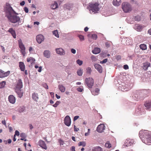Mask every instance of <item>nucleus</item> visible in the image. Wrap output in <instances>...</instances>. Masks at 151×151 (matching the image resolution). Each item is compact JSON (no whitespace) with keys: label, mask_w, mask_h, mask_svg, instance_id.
Instances as JSON below:
<instances>
[{"label":"nucleus","mask_w":151,"mask_h":151,"mask_svg":"<svg viewBox=\"0 0 151 151\" xmlns=\"http://www.w3.org/2000/svg\"><path fill=\"white\" fill-rule=\"evenodd\" d=\"M44 40V36L42 35H39L36 37V40L39 44L41 43Z\"/></svg>","instance_id":"obj_13"},{"label":"nucleus","mask_w":151,"mask_h":151,"mask_svg":"<svg viewBox=\"0 0 151 151\" xmlns=\"http://www.w3.org/2000/svg\"><path fill=\"white\" fill-rule=\"evenodd\" d=\"M100 49L98 47L95 48L92 51V53L95 54H97L100 52Z\"/></svg>","instance_id":"obj_29"},{"label":"nucleus","mask_w":151,"mask_h":151,"mask_svg":"<svg viewBox=\"0 0 151 151\" xmlns=\"http://www.w3.org/2000/svg\"><path fill=\"white\" fill-rule=\"evenodd\" d=\"M107 60V59H105L103 60L102 61L100 62V63L102 64H103L106 63Z\"/></svg>","instance_id":"obj_55"},{"label":"nucleus","mask_w":151,"mask_h":151,"mask_svg":"<svg viewBox=\"0 0 151 151\" xmlns=\"http://www.w3.org/2000/svg\"><path fill=\"white\" fill-rule=\"evenodd\" d=\"M145 113L144 112H142V109L140 107L137 108L135 110V114L136 115H139Z\"/></svg>","instance_id":"obj_17"},{"label":"nucleus","mask_w":151,"mask_h":151,"mask_svg":"<svg viewBox=\"0 0 151 151\" xmlns=\"http://www.w3.org/2000/svg\"><path fill=\"white\" fill-rule=\"evenodd\" d=\"M71 52L72 53L75 54L76 53V50L72 49L71 50Z\"/></svg>","instance_id":"obj_60"},{"label":"nucleus","mask_w":151,"mask_h":151,"mask_svg":"<svg viewBox=\"0 0 151 151\" xmlns=\"http://www.w3.org/2000/svg\"><path fill=\"white\" fill-rule=\"evenodd\" d=\"M121 3V0H114L112 3L115 6H119Z\"/></svg>","instance_id":"obj_23"},{"label":"nucleus","mask_w":151,"mask_h":151,"mask_svg":"<svg viewBox=\"0 0 151 151\" xmlns=\"http://www.w3.org/2000/svg\"><path fill=\"white\" fill-rule=\"evenodd\" d=\"M87 73H88L89 74H91V69L90 67H88V68H87Z\"/></svg>","instance_id":"obj_47"},{"label":"nucleus","mask_w":151,"mask_h":151,"mask_svg":"<svg viewBox=\"0 0 151 151\" xmlns=\"http://www.w3.org/2000/svg\"><path fill=\"white\" fill-rule=\"evenodd\" d=\"M78 146H83V147H85L86 145V143L85 142L83 141V142H79L78 143Z\"/></svg>","instance_id":"obj_38"},{"label":"nucleus","mask_w":151,"mask_h":151,"mask_svg":"<svg viewBox=\"0 0 151 151\" xmlns=\"http://www.w3.org/2000/svg\"><path fill=\"white\" fill-rule=\"evenodd\" d=\"M88 27H86L84 29V30L86 32H87L88 30Z\"/></svg>","instance_id":"obj_63"},{"label":"nucleus","mask_w":151,"mask_h":151,"mask_svg":"<svg viewBox=\"0 0 151 151\" xmlns=\"http://www.w3.org/2000/svg\"><path fill=\"white\" fill-rule=\"evenodd\" d=\"M22 86L23 84L22 80L21 79H19L17 81L16 84L15 85L14 89L16 90L21 89L22 88Z\"/></svg>","instance_id":"obj_9"},{"label":"nucleus","mask_w":151,"mask_h":151,"mask_svg":"<svg viewBox=\"0 0 151 151\" xmlns=\"http://www.w3.org/2000/svg\"><path fill=\"white\" fill-rule=\"evenodd\" d=\"M25 110V107L24 106H22L20 107L19 109V111L20 113L23 112Z\"/></svg>","instance_id":"obj_43"},{"label":"nucleus","mask_w":151,"mask_h":151,"mask_svg":"<svg viewBox=\"0 0 151 151\" xmlns=\"http://www.w3.org/2000/svg\"><path fill=\"white\" fill-rule=\"evenodd\" d=\"M150 63L148 62H145L144 63L142 66L143 69L145 70H147L148 68L150 67Z\"/></svg>","instance_id":"obj_24"},{"label":"nucleus","mask_w":151,"mask_h":151,"mask_svg":"<svg viewBox=\"0 0 151 151\" xmlns=\"http://www.w3.org/2000/svg\"><path fill=\"white\" fill-rule=\"evenodd\" d=\"M20 137L22 138H24V139H25L26 137V135L25 133H22L20 134Z\"/></svg>","instance_id":"obj_50"},{"label":"nucleus","mask_w":151,"mask_h":151,"mask_svg":"<svg viewBox=\"0 0 151 151\" xmlns=\"http://www.w3.org/2000/svg\"><path fill=\"white\" fill-rule=\"evenodd\" d=\"M134 141L133 139H127L125 140L124 144L123 145V148H126L131 146L134 143Z\"/></svg>","instance_id":"obj_8"},{"label":"nucleus","mask_w":151,"mask_h":151,"mask_svg":"<svg viewBox=\"0 0 151 151\" xmlns=\"http://www.w3.org/2000/svg\"><path fill=\"white\" fill-rule=\"evenodd\" d=\"M77 73L78 76H81L83 73V70H82L81 69L78 70L77 72Z\"/></svg>","instance_id":"obj_39"},{"label":"nucleus","mask_w":151,"mask_h":151,"mask_svg":"<svg viewBox=\"0 0 151 151\" xmlns=\"http://www.w3.org/2000/svg\"><path fill=\"white\" fill-rule=\"evenodd\" d=\"M105 129V126L104 124H101L99 125L97 127L96 130L100 133L102 132Z\"/></svg>","instance_id":"obj_12"},{"label":"nucleus","mask_w":151,"mask_h":151,"mask_svg":"<svg viewBox=\"0 0 151 151\" xmlns=\"http://www.w3.org/2000/svg\"><path fill=\"white\" fill-rule=\"evenodd\" d=\"M15 92L17 93L18 96L20 98H21L23 95V91L21 89L15 90Z\"/></svg>","instance_id":"obj_21"},{"label":"nucleus","mask_w":151,"mask_h":151,"mask_svg":"<svg viewBox=\"0 0 151 151\" xmlns=\"http://www.w3.org/2000/svg\"><path fill=\"white\" fill-rule=\"evenodd\" d=\"M8 99L9 102L12 104H14L15 102V98L13 95H11L9 96Z\"/></svg>","instance_id":"obj_18"},{"label":"nucleus","mask_w":151,"mask_h":151,"mask_svg":"<svg viewBox=\"0 0 151 151\" xmlns=\"http://www.w3.org/2000/svg\"><path fill=\"white\" fill-rule=\"evenodd\" d=\"M91 58L93 61H95L96 60V57L93 55H92L91 56Z\"/></svg>","instance_id":"obj_49"},{"label":"nucleus","mask_w":151,"mask_h":151,"mask_svg":"<svg viewBox=\"0 0 151 151\" xmlns=\"http://www.w3.org/2000/svg\"><path fill=\"white\" fill-rule=\"evenodd\" d=\"M124 39L126 41V45H129L132 44V40L130 38H126Z\"/></svg>","instance_id":"obj_32"},{"label":"nucleus","mask_w":151,"mask_h":151,"mask_svg":"<svg viewBox=\"0 0 151 151\" xmlns=\"http://www.w3.org/2000/svg\"><path fill=\"white\" fill-rule=\"evenodd\" d=\"M132 86V84L129 85L128 83H122L121 85L119 86V89L122 91H126L130 89Z\"/></svg>","instance_id":"obj_5"},{"label":"nucleus","mask_w":151,"mask_h":151,"mask_svg":"<svg viewBox=\"0 0 151 151\" xmlns=\"http://www.w3.org/2000/svg\"><path fill=\"white\" fill-rule=\"evenodd\" d=\"M7 17L10 22L12 23H19L20 20L19 17L16 15L10 14L7 15Z\"/></svg>","instance_id":"obj_4"},{"label":"nucleus","mask_w":151,"mask_h":151,"mask_svg":"<svg viewBox=\"0 0 151 151\" xmlns=\"http://www.w3.org/2000/svg\"><path fill=\"white\" fill-rule=\"evenodd\" d=\"M27 61L29 62L31 64H32L34 63L35 61V59L32 57H29L27 58Z\"/></svg>","instance_id":"obj_34"},{"label":"nucleus","mask_w":151,"mask_h":151,"mask_svg":"<svg viewBox=\"0 0 151 151\" xmlns=\"http://www.w3.org/2000/svg\"><path fill=\"white\" fill-rule=\"evenodd\" d=\"M137 93H139V92H138L136 93L133 96L134 99L137 101H138L139 99H140V95H141L140 94H139V95L138 96Z\"/></svg>","instance_id":"obj_31"},{"label":"nucleus","mask_w":151,"mask_h":151,"mask_svg":"<svg viewBox=\"0 0 151 151\" xmlns=\"http://www.w3.org/2000/svg\"><path fill=\"white\" fill-rule=\"evenodd\" d=\"M64 123L67 126H69L71 124V121L70 116H66L64 119Z\"/></svg>","instance_id":"obj_11"},{"label":"nucleus","mask_w":151,"mask_h":151,"mask_svg":"<svg viewBox=\"0 0 151 151\" xmlns=\"http://www.w3.org/2000/svg\"><path fill=\"white\" fill-rule=\"evenodd\" d=\"M139 136L143 143L147 145H151V132L142 130L139 132Z\"/></svg>","instance_id":"obj_1"},{"label":"nucleus","mask_w":151,"mask_h":151,"mask_svg":"<svg viewBox=\"0 0 151 151\" xmlns=\"http://www.w3.org/2000/svg\"><path fill=\"white\" fill-rule=\"evenodd\" d=\"M24 10L26 13H28V9L27 7H25L24 8Z\"/></svg>","instance_id":"obj_58"},{"label":"nucleus","mask_w":151,"mask_h":151,"mask_svg":"<svg viewBox=\"0 0 151 151\" xmlns=\"http://www.w3.org/2000/svg\"><path fill=\"white\" fill-rule=\"evenodd\" d=\"M103 149L99 146L93 147L92 150V151H103Z\"/></svg>","instance_id":"obj_25"},{"label":"nucleus","mask_w":151,"mask_h":151,"mask_svg":"<svg viewBox=\"0 0 151 151\" xmlns=\"http://www.w3.org/2000/svg\"><path fill=\"white\" fill-rule=\"evenodd\" d=\"M144 105L147 110H150L149 109L151 108V100L146 101Z\"/></svg>","instance_id":"obj_19"},{"label":"nucleus","mask_w":151,"mask_h":151,"mask_svg":"<svg viewBox=\"0 0 151 151\" xmlns=\"http://www.w3.org/2000/svg\"><path fill=\"white\" fill-rule=\"evenodd\" d=\"M134 19L135 21H139L141 20V18L139 16H137L135 17Z\"/></svg>","instance_id":"obj_45"},{"label":"nucleus","mask_w":151,"mask_h":151,"mask_svg":"<svg viewBox=\"0 0 151 151\" xmlns=\"http://www.w3.org/2000/svg\"><path fill=\"white\" fill-rule=\"evenodd\" d=\"M6 9L9 12V14L12 12L16 13L13 10L12 7L8 3H6Z\"/></svg>","instance_id":"obj_15"},{"label":"nucleus","mask_w":151,"mask_h":151,"mask_svg":"<svg viewBox=\"0 0 151 151\" xmlns=\"http://www.w3.org/2000/svg\"><path fill=\"white\" fill-rule=\"evenodd\" d=\"M44 56L47 58H49L50 57V52L49 51L45 50L44 52Z\"/></svg>","instance_id":"obj_36"},{"label":"nucleus","mask_w":151,"mask_h":151,"mask_svg":"<svg viewBox=\"0 0 151 151\" xmlns=\"http://www.w3.org/2000/svg\"><path fill=\"white\" fill-rule=\"evenodd\" d=\"M38 143L40 147L45 150L47 149V147L44 141L42 140H40L39 141Z\"/></svg>","instance_id":"obj_16"},{"label":"nucleus","mask_w":151,"mask_h":151,"mask_svg":"<svg viewBox=\"0 0 151 151\" xmlns=\"http://www.w3.org/2000/svg\"><path fill=\"white\" fill-rule=\"evenodd\" d=\"M71 151H75V147L74 146H73L71 148Z\"/></svg>","instance_id":"obj_62"},{"label":"nucleus","mask_w":151,"mask_h":151,"mask_svg":"<svg viewBox=\"0 0 151 151\" xmlns=\"http://www.w3.org/2000/svg\"><path fill=\"white\" fill-rule=\"evenodd\" d=\"M58 87L60 90L62 92H64L65 91V88L62 85H59L58 86Z\"/></svg>","instance_id":"obj_35"},{"label":"nucleus","mask_w":151,"mask_h":151,"mask_svg":"<svg viewBox=\"0 0 151 151\" xmlns=\"http://www.w3.org/2000/svg\"><path fill=\"white\" fill-rule=\"evenodd\" d=\"M19 133L18 131L17 130H16L15 132V134L14 135L19 136Z\"/></svg>","instance_id":"obj_57"},{"label":"nucleus","mask_w":151,"mask_h":151,"mask_svg":"<svg viewBox=\"0 0 151 151\" xmlns=\"http://www.w3.org/2000/svg\"><path fill=\"white\" fill-rule=\"evenodd\" d=\"M99 4L97 3L94 4H90L89 7L88 9L89 10L90 13H96L99 11Z\"/></svg>","instance_id":"obj_2"},{"label":"nucleus","mask_w":151,"mask_h":151,"mask_svg":"<svg viewBox=\"0 0 151 151\" xmlns=\"http://www.w3.org/2000/svg\"><path fill=\"white\" fill-rule=\"evenodd\" d=\"M6 85V82L3 81L2 82L0 83V88H1L4 87Z\"/></svg>","instance_id":"obj_42"},{"label":"nucleus","mask_w":151,"mask_h":151,"mask_svg":"<svg viewBox=\"0 0 151 151\" xmlns=\"http://www.w3.org/2000/svg\"><path fill=\"white\" fill-rule=\"evenodd\" d=\"M53 33L55 36L57 37H59V35L57 30H56L53 32Z\"/></svg>","instance_id":"obj_40"},{"label":"nucleus","mask_w":151,"mask_h":151,"mask_svg":"<svg viewBox=\"0 0 151 151\" xmlns=\"http://www.w3.org/2000/svg\"><path fill=\"white\" fill-rule=\"evenodd\" d=\"M94 84V80L92 78H86L85 79V84L89 88H91Z\"/></svg>","instance_id":"obj_6"},{"label":"nucleus","mask_w":151,"mask_h":151,"mask_svg":"<svg viewBox=\"0 0 151 151\" xmlns=\"http://www.w3.org/2000/svg\"><path fill=\"white\" fill-rule=\"evenodd\" d=\"M99 90L98 88L95 89L94 91H91L92 94L93 95H97L99 93Z\"/></svg>","instance_id":"obj_33"},{"label":"nucleus","mask_w":151,"mask_h":151,"mask_svg":"<svg viewBox=\"0 0 151 151\" xmlns=\"http://www.w3.org/2000/svg\"><path fill=\"white\" fill-rule=\"evenodd\" d=\"M51 8L52 9H54L58 7V5L56 1L54 2V3L52 4L51 6Z\"/></svg>","instance_id":"obj_30"},{"label":"nucleus","mask_w":151,"mask_h":151,"mask_svg":"<svg viewBox=\"0 0 151 151\" xmlns=\"http://www.w3.org/2000/svg\"><path fill=\"white\" fill-rule=\"evenodd\" d=\"M19 67L21 71H24L25 66L23 62H21L19 63Z\"/></svg>","instance_id":"obj_28"},{"label":"nucleus","mask_w":151,"mask_h":151,"mask_svg":"<svg viewBox=\"0 0 151 151\" xmlns=\"http://www.w3.org/2000/svg\"><path fill=\"white\" fill-rule=\"evenodd\" d=\"M134 28L138 31H140L142 28V27L141 25L136 24L134 26Z\"/></svg>","instance_id":"obj_26"},{"label":"nucleus","mask_w":151,"mask_h":151,"mask_svg":"<svg viewBox=\"0 0 151 151\" xmlns=\"http://www.w3.org/2000/svg\"><path fill=\"white\" fill-rule=\"evenodd\" d=\"M10 71L5 72L0 69V78H3L8 76L10 74Z\"/></svg>","instance_id":"obj_10"},{"label":"nucleus","mask_w":151,"mask_h":151,"mask_svg":"<svg viewBox=\"0 0 151 151\" xmlns=\"http://www.w3.org/2000/svg\"><path fill=\"white\" fill-rule=\"evenodd\" d=\"M92 38L94 40H96L97 38V36L96 35L93 34L92 35Z\"/></svg>","instance_id":"obj_48"},{"label":"nucleus","mask_w":151,"mask_h":151,"mask_svg":"<svg viewBox=\"0 0 151 151\" xmlns=\"http://www.w3.org/2000/svg\"><path fill=\"white\" fill-rule=\"evenodd\" d=\"M123 68L125 70H127L129 69V66L127 65H125L123 66Z\"/></svg>","instance_id":"obj_56"},{"label":"nucleus","mask_w":151,"mask_h":151,"mask_svg":"<svg viewBox=\"0 0 151 151\" xmlns=\"http://www.w3.org/2000/svg\"><path fill=\"white\" fill-rule=\"evenodd\" d=\"M105 146L106 147L110 148L111 147V145L109 141H108L107 142H106L105 143Z\"/></svg>","instance_id":"obj_41"},{"label":"nucleus","mask_w":151,"mask_h":151,"mask_svg":"<svg viewBox=\"0 0 151 151\" xmlns=\"http://www.w3.org/2000/svg\"><path fill=\"white\" fill-rule=\"evenodd\" d=\"M76 90L80 92H81L83 91V87H78L76 88Z\"/></svg>","instance_id":"obj_46"},{"label":"nucleus","mask_w":151,"mask_h":151,"mask_svg":"<svg viewBox=\"0 0 151 151\" xmlns=\"http://www.w3.org/2000/svg\"><path fill=\"white\" fill-rule=\"evenodd\" d=\"M121 58V56L119 55L117 56L116 57V58L117 60H119Z\"/></svg>","instance_id":"obj_59"},{"label":"nucleus","mask_w":151,"mask_h":151,"mask_svg":"<svg viewBox=\"0 0 151 151\" xmlns=\"http://www.w3.org/2000/svg\"><path fill=\"white\" fill-rule=\"evenodd\" d=\"M139 47L140 49L143 50H145L147 49L146 45L144 44H141L140 46Z\"/></svg>","instance_id":"obj_37"},{"label":"nucleus","mask_w":151,"mask_h":151,"mask_svg":"<svg viewBox=\"0 0 151 151\" xmlns=\"http://www.w3.org/2000/svg\"><path fill=\"white\" fill-rule=\"evenodd\" d=\"M42 85L43 87H44L46 89H48V87L46 83H44Z\"/></svg>","instance_id":"obj_54"},{"label":"nucleus","mask_w":151,"mask_h":151,"mask_svg":"<svg viewBox=\"0 0 151 151\" xmlns=\"http://www.w3.org/2000/svg\"><path fill=\"white\" fill-rule=\"evenodd\" d=\"M32 98L35 101H37L39 99L38 94L35 93H32Z\"/></svg>","instance_id":"obj_27"},{"label":"nucleus","mask_w":151,"mask_h":151,"mask_svg":"<svg viewBox=\"0 0 151 151\" xmlns=\"http://www.w3.org/2000/svg\"><path fill=\"white\" fill-rule=\"evenodd\" d=\"M90 129H88V132H87L85 134V135L86 136H88L89 135V134L90 133Z\"/></svg>","instance_id":"obj_52"},{"label":"nucleus","mask_w":151,"mask_h":151,"mask_svg":"<svg viewBox=\"0 0 151 151\" xmlns=\"http://www.w3.org/2000/svg\"><path fill=\"white\" fill-rule=\"evenodd\" d=\"M56 52L58 54L60 55H64L65 52L63 49L61 48H57L56 49Z\"/></svg>","instance_id":"obj_22"},{"label":"nucleus","mask_w":151,"mask_h":151,"mask_svg":"<svg viewBox=\"0 0 151 151\" xmlns=\"http://www.w3.org/2000/svg\"><path fill=\"white\" fill-rule=\"evenodd\" d=\"M122 8L124 12L127 13L130 12L132 10L130 4L127 2H123L122 5Z\"/></svg>","instance_id":"obj_3"},{"label":"nucleus","mask_w":151,"mask_h":151,"mask_svg":"<svg viewBox=\"0 0 151 151\" xmlns=\"http://www.w3.org/2000/svg\"><path fill=\"white\" fill-rule=\"evenodd\" d=\"M8 32L10 33L14 38H16V34L15 31L12 28H9L8 31Z\"/></svg>","instance_id":"obj_20"},{"label":"nucleus","mask_w":151,"mask_h":151,"mask_svg":"<svg viewBox=\"0 0 151 151\" xmlns=\"http://www.w3.org/2000/svg\"><path fill=\"white\" fill-rule=\"evenodd\" d=\"M76 63H77L79 65H81L83 64V62L82 60L78 59L76 61Z\"/></svg>","instance_id":"obj_44"},{"label":"nucleus","mask_w":151,"mask_h":151,"mask_svg":"<svg viewBox=\"0 0 151 151\" xmlns=\"http://www.w3.org/2000/svg\"><path fill=\"white\" fill-rule=\"evenodd\" d=\"M60 102L59 101H57L56 103L53 105L54 107H56L59 104Z\"/></svg>","instance_id":"obj_53"},{"label":"nucleus","mask_w":151,"mask_h":151,"mask_svg":"<svg viewBox=\"0 0 151 151\" xmlns=\"http://www.w3.org/2000/svg\"><path fill=\"white\" fill-rule=\"evenodd\" d=\"M24 4H25V2L24 1H22V2H21L20 3V5L21 6H23L24 5Z\"/></svg>","instance_id":"obj_61"},{"label":"nucleus","mask_w":151,"mask_h":151,"mask_svg":"<svg viewBox=\"0 0 151 151\" xmlns=\"http://www.w3.org/2000/svg\"><path fill=\"white\" fill-rule=\"evenodd\" d=\"M148 33L151 35V29H149L148 31Z\"/></svg>","instance_id":"obj_64"},{"label":"nucleus","mask_w":151,"mask_h":151,"mask_svg":"<svg viewBox=\"0 0 151 151\" xmlns=\"http://www.w3.org/2000/svg\"><path fill=\"white\" fill-rule=\"evenodd\" d=\"M94 66L95 68L97 70L99 73H102V68L100 65L98 64H95L94 65Z\"/></svg>","instance_id":"obj_14"},{"label":"nucleus","mask_w":151,"mask_h":151,"mask_svg":"<svg viewBox=\"0 0 151 151\" xmlns=\"http://www.w3.org/2000/svg\"><path fill=\"white\" fill-rule=\"evenodd\" d=\"M78 37H79L81 41H82L84 40V38L83 36V35H79L78 36Z\"/></svg>","instance_id":"obj_51"},{"label":"nucleus","mask_w":151,"mask_h":151,"mask_svg":"<svg viewBox=\"0 0 151 151\" xmlns=\"http://www.w3.org/2000/svg\"><path fill=\"white\" fill-rule=\"evenodd\" d=\"M18 42L19 43V46L21 49L22 53L24 56L26 54L25 51V48L23 43L22 40L20 39L18 40Z\"/></svg>","instance_id":"obj_7"}]
</instances>
